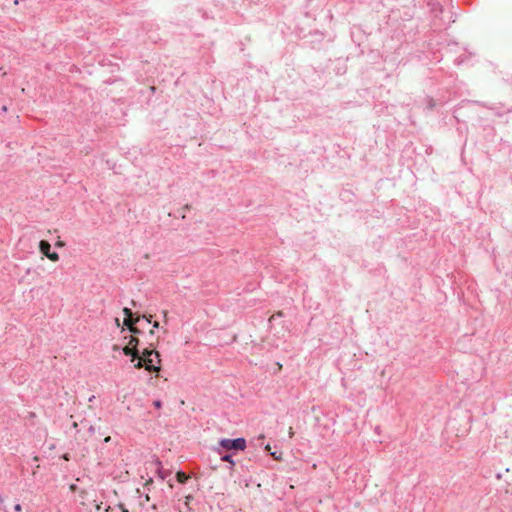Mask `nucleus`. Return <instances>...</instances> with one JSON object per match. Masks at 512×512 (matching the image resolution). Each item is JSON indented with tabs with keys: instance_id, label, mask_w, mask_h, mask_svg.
<instances>
[{
	"instance_id": "obj_1",
	"label": "nucleus",
	"mask_w": 512,
	"mask_h": 512,
	"mask_svg": "<svg viewBox=\"0 0 512 512\" xmlns=\"http://www.w3.org/2000/svg\"><path fill=\"white\" fill-rule=\"evenodd\" d=\"M161 358L160 353L155 349L144 348L140 351V356L136 359L134 368L142 369L150 373H158L161 370L160 366Z\"/></svg>"
},
{
	"instance_id": "obj_2",
	"label": "nucleus",
	"mask_w": 512,
	"mask_h": 512,
	"mask_svg": "<svg viewBox=\"0 0 512 512\" xmlns=\"http://www.w3.org/2000/svg\"><path fill=\"white\" fill-rule=\"evenodd\" d=\"M134 335L129 336V342L128 345L123 347L122 351L126 356L131 357V362H135L136 359L140 356V350L138 348L139 346V339Z\"/></svg>"
},
{
	"instance_id": "obj_3",
	"label": "nucleus",
	"mask_w": 512,
	"mask_h": 512,
	"mask_svg": "<svg viewBox=\"0 0 512 512\" xmlns=\"http://www.w3.org/2000/svg\"><path fill=\"white\" fill-rule=\"evenodd\" d=\"M220 447L226 450H244L246 448V440L242 437L236 439H221Z\"/></svg>"
},
{
	"instance_id": "obj_4",
	"label": "nucleus",
	"mask_w": 512,
	"mask_h": 512,
	"mask_svg": "<svg viewBox=\"0 0 512 512\" xmlns=\"http://www.w3.org/2000/svg\"><path fill=\"white\" fill-rule=\"evenodd\" d=\"M123 313L125 315L124 325L128 328V330L132 334H140L141 330L135 327V323L139 321L140 317L138 316L135 319H133L134 314L132 310L127 307L123 309Z\"/></svg>"
},
{
	"instance_id": "obj_5",
	"label": "nucleus",
	"mask_w": 512,
	"mask_h": 512,
	"mask_svg": "<svg viewBox=\"0 0 512 512\" xmlns=\"http://www.w3.org/2000/svg\"><path fill=\"white\" fill-rule=\"evenodd\" d=\"M39 250L40 252L47 257V254L51 252V245L46 240H41L39 242Z\"/></svg>"
},
{
	"instance_id": "obj_6",
	"label": "nucleus",
	"mask_w": 512,
	"mask_h": 512,
	"mask_svg": "<svg viewBox=\"0 0 512 512\" xmlns=\"http://www.w3.org/2000/svg\"><path fill=\"white\" fill-rule=\"evenodd\" d=\"M220 460L226 463H230L229 469L232 470L235 466V461L232 459L231 454H225L220 456Z\"/></svg>"
},
{
	"instance_id": "obj_7",
	"label": "nucleus",
	"mask_w": 512,
	"mask_h": 512,
	"mask_svg": "<svg viewBox=\"0 0 512 512\" xmlns=\"http://www.w3.org/2000/svg\"><path fill=\"white\" fill-rule=\"evenodd\" d=\"M176 478L179 483L184 484L188 480L189 476L185 472L178 471L176 473Z\"/></svg>"
},
{
	"instance_id": "obj_8",
	"label": "nucleus",
	"mask_w": 512,
	"mask_h": 512,
	"mask_svg": "<svg viewBox=\"0 0 512 512\" xmlns=\"http://www.w3.org/2000/svg\"><path fill=\"white\" fill-rule=\"evenodd\" d=\"M47 258L53 262H56L59 260V255L56 252H50L49 254H47Z\"/></svg>"
},
{
	"instance_id": "obj_9",
	"label": "nucleus",
	"mask_w": 512,
	"mask_h": 512,
	"mask_svg": "<svg viewBox=\"0 0 512 512\" xmlns=\"http://www.w3.org/2000/svg\"><path fill=\"white\" fill-rule=\"evenodd\" d=\"M153 405L155 408L160 409L162 407V402L161 400H154Z\"/></svg>"
},
{
	"instance_id": "obj_10",
	"label": "nucleus",
	"mask_w": 512,
	"mask_h": 512,
	"mask_svg": "<svg viewBox=\"0 0 512 512\" xmlns=\"http://www.w3.org/2000/svg\"><path fill=\"white\" fill-rule=\"evenodd\" d=\"M158 474L161 479H165V477L167 476V472L161 469H158Z\"/></svg>"
},
{
	"instance_id": "obj_11",
	"label": "nucleus",
	"mask_w": 512,
	"mask_h": 512,
	"mask_svg": "<svg viewBox=\"0 0 512 512\" xmlns=\"http://www.w3.org/2000/svg\"><path fill=\"white\" fill-rule=\"evenodd\" d=\"M21 510H22V506L20 504H15L14 505V511L20 512Z\"/></svg>"
},
{
	"instance_id": "obj_12",
	"label": "nucleus",
	"mask_w": 512,
	"mask_h": 512,
	"mask_svg": "<svg viewBox=\"0 0 512 512\" xmlns=\"http://www.w3.org/2000/svg\"><path fill=\"white\" fill-rule=\"evenodd\" d=\"M119 507L121 509V512H129L128 509H126L123 504H119Z\"/></svg>"
},
{
	"instance_id": "obj_13",
	"label": "nucleus",
	"mask_w": 512,
	"mask_h": 512,
	"mask_svg": "<svg viewBox=\"0 0 512 512\" xmlns=\"http://www.w3.org/2000/svg\"><path fill=\"white\" fill-rule=\"evenodd\" d=\"M271 456L274 457V459L279 460L280 456H277L276 452H271Z\"/></svg>"
},
{
	"instance_id": "obj_14",
	"label": "nucleus",
	"mask_w": 512,
	"mask_h": 512,
	"mask_svg": "<svg viewBox=\"0 0 512 512\" xmlns=\"http://www.w3.org/2000/svg\"><path fill=\"white\" fill-rule=\"evenodd\" d=\"M63 245H64V243H63V242H61V241H58V242L56 243V246H57V247H62Z\"/></svg>"
},
{
	"instance_id": "obj_15",
	"label": "nucleus",
	"mask_w": 512,
	"mask_h": 512,
	"mask_svg": "<svg viewBox=\"0 0 512 512\" xmlns=\"http://www.w3.org/2000/svg\"><path fill=\"white\" fill-rule=\"evenodd\" d=\"M158 327H159V322L155 321V322L153 323V328H158Z\"/></svg>"
},
{
	"instance_id": "obj_16",
	"label": "nucleus",
	"mask_w": 512,
	"mask_h": 512,
	"mask_svg": "<svg viewBox=\"0 0 512 512\" xmlns=\"http://www.w3.org/2000/svg\"><path fill=\"white\" fill-rule=\"evenodd\" d=\"M110 440H111V437H110V436H107V437L104 439V441H105L106 443H108Z\"/></svg>"
},
{
	"instance_id": "obj_17",
	"label": "nucleus",
	"mask_w": 512,
	"mask_h": 512,
	"mask_svg": "<svg viewBox=\"0 0 512 512\" xmlns=\"http://www.w3.org/2000/svg\"><path fill=\"white\" fill-rule=\"evenodd\" d=\"M293 434H294V432H293L292 428H290V429H289V435H290V437H292V436H293Z\"/></svg>"
},
{
	"instance_id": "obj_18",
	"label": "nucleus",
	"mask_w": 512,
	"mask_h": 512,
	"mask_svg": "<svg viewBox=\"0 0 512 512\" xmlns=\"http://www.w3.org/2000/svg\"><path fill=\"white\" fill-rule=\"evenodd\" d=\"M94 399H95V396H94V395H92V396L89 398V402L94 401Z\"/></svg>"
},
{
	"instance_id": "obj_19",
	"label": "nucleus",
	"mask_w": 512,
	"mask_h": 512,
	"mask_svg": "<svg viewBox=\"0 0 512 512\" xmlns=\"http://www.w3.org/2000/svg\"><path fill=\"white\" fill-rule=\"evenodd\" d=\"M143 317L147 320V322H149V323L151 322V319H150L151 316H149V318H147L146 316H143Z\"/></svg>"
},
{
	"instance_id": "obj_20",
	"label": "nucleus",
	"mask_w": 512,
	"mask_h": 512,
	"mask_svg": "<svg viewBox=\"0 0 512 512\" xmlns=\"http://www.w3.org/2000/svg\"><path fill=\"white\" fill-rule=\"evenodd\" d=\"M70 488H71V490H75V489H76V485L72 484V485L70 486Z\"/></svg>"
},
{
	"instance_id": "obj_21",
	"label": "nucleus",
	"mask_w": 512,
	"mask_h": 512,
	"mask_svg": "<svg viewBox=\"0 0 512 512\" xmlns=\"http://www.w3.org/2000/svg\"><path fill=\"white\" fill-rule=\"evenodd\" d=\"M89 431H90V432H94V427H93V426H90Z\"/></svg>"
},
{
	"instance_id": "obj_22",
	"label": "nucleus",
	"mask_w": 512,
	"mask_h": 512,
	"mask_svg": "<svg viewBox=\"0 0 512 512\" xmlns=\"http://www.w3.org/2000/svg\"><path fill=\"white\" fill-rule=\"evenodd\" d=\"M95 508H96V510H99V509H100V505H99V504H96V505H95Z\"/></svg>"
},
{
	"instance_id": "obj_23",
	"label": "nucleus",
	"mask_w": 512,
	"mask_h": 512,
	"mask_svg": "<svg viewBox=\"0 0 512 512\" xmlns=\"http://www.w3.org/2000/svg\"><path fill=\"white\" fill-rule=\"evenodd\" d=\"M265 449H266L267 451H270V446H269V445H267V446L265 447Z\"/></svg>"
},
{
	"instance_id": "obj_24",
	"label": "nucleus",
	"mask_w": 512,
	"mask_h": 512,
	"mask_svg": "<svg viewBox=\"0 0 512 512\" xmlns=\"http://www.w3.org/2000/svg\"><path fill=\"white\" fill-rule=\"evenodd\" d=\"M276 315H277V316H282V315H283V313H282V312H278Z\"/></svg>"
},
{
	"instance_id": "obj_25",
	"label": "nucleus",
	"mask_w": 512,
	"mask_h": 512,
	"mask_svg": "<svg viewBox=\"0 0 512 512\" xmlns=\"http://www.w3.org/2000/svg\"><path fill=\"white\" fill-rule=\"evenodd\" d=\"M275 315L271 316L269 321H272L274 319Z\"/></svg>"
},
{
	"instance_id": "obj_26",
	"label": "nucleus",
	"mask_w": 512,
	"mask_h": 512,
	"mask_svg": "<svg viewBox=\"0 0 512 512\" xmlns=\"http://www.w3.org/2000/svg\"><path fill=\"white\" fill-rule=\"evenodd\" d=\"M145 500L149 501V496L148 495L145 496Z\"/></svg>"
},
{
	"instance_id": "obj_27",
	"label": "nucleus",
	"mask_w": 512,
	"mask_h": 512,
	"mask_svg": "<svg viewBox=\"0 0 512 512\" xmlns=\"http://www.w3.org/2000/svg\"><path fill=\"white\" fill-rule=\"evenodd\" d=\"M3 500H4L3 497L0 495V503H2Z\"/></svg>"
},
{
	"instance_id": "obj_28",
	"label": "nucleus",
	"mask_w": 512,
	"mask_h": 512,
	"mask_svg": "<svg viewBox=\"0 0 512 512\" xmlns=\"http://www.w3.org/2000/svg\"><path fill=\"white\" fill-rule=\"evenodd\" d=\"M15 3L17 4V3H18V0H15Z\"/></svg>"
}]
</instances>
